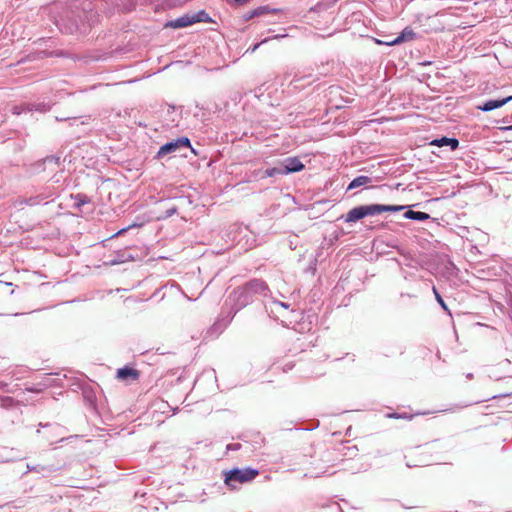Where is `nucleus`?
<instances>
[{"mask_svg": "<svg viewBox=\"0 0 512 512\" xmlns=\"http://www.w3.org/2000/svg\"><path fill=\"white\" fill-rule=\"evenodd\" d=\"M192 16L194 18V24L199 23V22H205V23L212 22V19L210 18L208 13H206L204 10H201L195 14H192Z\"/></svg>", "mask_w": 512, "mask_h": 512, "instance_id": "nucleus-14", "label": "nucleus"}, {"mask_svg": "<svg viewBox=\"0 0 512 512\" xmlns=\"http://www.w3.org/2000/svg\"><path fill=\"white\" fill-rule=\"evenodd\" d=\"M430 144L438 147L450 146L451 150H456L459 146V141L456 138L442 137L434 139Z\"/></svg>", "mask_w": 512, "mask_h": 512, "instance_id": "nucleus-10", "label": "nucleus"}, {"mask_svg": "<svg viewBox=\"0 0 512 512\" xmlns=\"http://www.w3.org/2000/svg\"><path fill=\"white\" fill-rule=\"evenodd\" d=\"M140 373L138 370L125 366L117 370L116 377L121 381H136L138 380Z\"/></svg>", "mask_w": 512, "mask_h": 512, "instance_id": "nucleus-7", "label": "nucleus"}, {"mask_svg": "<svg viewBox=\"0 0 512 512\" xmlns=\"http://www.w3.org/2000/svg\"><path fill=\"white\" fill-rule=\"evenodd\" d=\"M136 226H137L136 224H133V225L128 226L127 228H123V229H121V230L117 233V235H118V234H121V233H123V232H125L126 230H128V229H130V228H132V227H136Z\"/></svg>", "mask_w": 512, "mask_h": 512, "instance_id": "nucleus-20", "label": "nucleus"}, {"mask_svg": "<svg viewBox=\"0 0 512 512\" xmlns=\"http://www.w3.org/2000/svg\"><path fill=\"white\" fill-rule=\"evenodd\" d=\"M239 447V444H235L234 446L233 445H228L227 448L228 449H237Z\"/></svg>", "mask_w": 512, "mask_h": 512, "instance_id": "nucleus-21", "label": "nucleus"}, {"mask_svg": "<svg viewBox=\"0 0 512 512\" xmlns=\"http://www.w3.org/2000/svg\"><path fill=\"white\" fill-rule=\"evenodd\" d=\"M415 36H416V34L413 31V29L410 27H406L396 38H394L393 40H390V41H386L385 44L388 46L398 45L403 42H409V41L414 40Z\"/></svg>", "mask_w": 512, "mask_h": 512, "instance_id": "nucleus-5", "label": "nucleus"}, {"mask_svg": "<svg viewBox=\"0 0 512 512\" xmlns=\"http://www.w3.org/2000/svg\"><path fill=\"white\" fill-rule=\"evenodd\" d=\"M432 291L435 295V298L437 300V302L441 305V307L444 309V310H447V306L443 300V298L441 297V295L439 294L438 290L436 289L435 286L432 287Z\"/></svg>", "mask_w": 512, "mask_h": 512, "instance_id": "nucleus-17", "label": "nucleus"}, {"mask_svg": "<svg viewBox=\"0 0 512 512\" xmlns=\"http://www.w3.org/2000/svg\"><path fill=\"white\" fill-rule=\"evenodd\" d=\"M407 466L408 467H413V466H416V464H411V463L407 462Z\"/></svg>", "mask_w": 512, "mask_h": 512, "instance_id": "nucleus-23", "label": "nucleus"}, {"mask_svg": "<svg viewBox=\"0 0 512 512\" xmlns=\"http://www.w3.org/2000/svg\"><path fill=\"white\" fill-rule=\"evenodd\" d=\"M45 108H46L45 104H40L38 106L31 105V104H21V105L14 106L13 109H12V112L15 115H20L23 112L32 111L33 109H35V110H45Z\"/></svg>", "mask_w": 512, "mask_h": 512, "instance_id": "nucleus-11", "label": "nucleus"}, {"mask_svg": "<svg viewBox=\"0 0 512 512\" xmlns=\"http://www.w3.org/2000/svg\"><path fill=\"white\" fill-rule=\"evenodd\" d=\"M406 219H412L417 221H425L430 218V215L425 212L408 210L404 213Z\"/></svg>", "mask_w": 512, "mask_h": 512, "instance_id": "nucleus-13", "label": "nucleus"}, {"mask_svg": "<svg viewBox=\"0 0 512 512\" xmlns=\"http://www.w3.org/2000/svg\"><path fill=\"white\" fill-rule=\"evenodd\" d=\"M188 147H190V140L186 137H181L176 139L175 141L164 144L159 149L157 156L161 158L165 155L176 153L177 151H180L181 149Z\"/></svg>", "mask_w": 512, "mask_h": 512, "instance_id": "nucleus-3", "label": "nucleus"}, {"mask_svg": "<svg viewBox=\"0 0 512 512\" xmlns=\"http://www.w3.org/2000/svg\"><path fill=\"white\" fill-rule=\"evenodd\" d=\"M510 129H512V126L510 127Z\"/></svg>", "mask_w": 512, "mask_h": 512, "instance_id": "nucleus-25", "label": "nucleus"}, {"mask_svg": "<svg viewBox=\"0 0 512 512\" xmlns=\"http://www.w3.org/2000/svg\"><path fill=\"white\" fill-rule=\"evenodd\" d=\"M244 289L247 293H261L264 294L268 289L267 284L260 280L254 279L245 284Z\"/></svg>", "mask_w": 512, "mask_h": 512, "instance_id": "nucleus-9", "label": "nucleus"}, {"mask_svg": "<svg viewBox=\"0 0 512 512\" xmlns=\"http://www.w3.org/2000/svg\"><path fill=\"white\" fill-rule=\"evenodd\" d=\"M389 418H394V419H408V420H411L412 419V415H408L407 413H403V414H399V413H390L387 415Z\"/></svg>", "mask_w": 512, "mask_h": 512, "instance_id": "nucleus-18", "label": "nucleus"}, {"mask_svg": "<svg viewBox=\"0 0 512 512\" xmlns=\"http://www.w3.org/2000/svg\"><path fill=\"white\" fill-rule=\"evenodd\" d=\"M511 100H512V96H508V97L502 98V99L488 100V101L484 102L482 105H479L477 108L481 111L488 112V111H492L494 109L502 107L503 105H505L506 103H508Z\"/></svg>", "mask_w": 512, "mask_h": 512, "instance_id": "nucleus-8", "label": "nucleus"}, {"mask_svg": "<svg viewBox=\"0 0 512 512\" xmlns=\"http://www.w3.org/2000/svg\"><path fill=\"white\" fill-rule=\"evenodd\" d=\"M259 474L257 469L250 467L247 468H234L229 471H224V483L231 489H237L238 484H245L253 481Z\"/></svg>", "mask_w": 512, "mask_h": 512, "instance_id": "nucleus-2", "label": "nucleus"}, {"mask_svg": "<svg viewBox=\"0 0 512 512\" xmlns=\"http://www.w3.org/2000/svg\"><path fill=\"white\" fill-rule=\"evenodd\" d=\"M404 209L400 205L370 204L352 208L345 215V222L354 223L367 216H374L384 212H397Z\"/></svg>", "mask_w": 512, "mask_h": 512, "instance_id": "nucleus-1", "label": "nucleus"}, {"mask_svg": "<svg viewBox=\"0 0 512 512\" xmlns=\"http://www.w3.org/2000/svg\"><path fill=\"white\" fill-rule=\"evenodd\" d=\"M75 200H76L75 205L78 206V207H80V206H82V205H84V204L89 202L88 197L86 195H84V194H77L75 196Z\"/></svg>", "mask_w": 512, "mask_h": 512, "instance_id": "nucleus-16", "label": "nucleus"}, {"mask_svg": "<svg viewBox=\"0 0 512 512\" xmlns=\"http://www.w3.org/2000/svg\"><path fill=\"white\" fill-rule=\"evenodd\" d=\"M261 45V43H257L254 45V47L252 48V52L256 51V49Z\"/></svg>", "mask_w": 512, "mask_h": 512, "instance_id": "nucleus-22", "label": "nucleus"}, {"mask_svg": "<svg viewBox=\"0 0 512 512\" xmlns=\"http://www.w3.org/2000/svg\"><path fill=\"white\" fill-rule=\"evenodd\" d=\"M281 166L285 175L293 172H299L304 169V164L296 157L286 158L282 162Z\"/></svg>", "mask_w": 512, "mask_h": 512, "instance_id": "nucleus-4", "label": "nucleus"}, {"mask_svg": "<svg viewBox=\"0 0 512 512\" xmlns=\"http://www.w3.org/2000/svg\"><path fill=\"white\" fill-rule=\"evenodd\" d=\"M279 304H280L282 307H285V308H287V307H288L286 304H284V303H282V302H280Z\"/></svg>", "mask_w": 512, "mask_h": 512, "instance_id": "nucleus-24", "label": "nucleus"}, {"mask_svg": "<svg viewBox=\"0 0 512 512\" xmlns=\"http://www.w3.org/2000/svg\"><path fill=\"white\" fill-rule=\"evenodd\" d=\"M194 24V18L192 14H185L177 19L171 20L165 24V27H170L173 29H179L188 27Z\"/></svg>", "mask_w": 512, "mask_h": 512, "instance_id": "nucleus-6", "label": "nucleus"}, {"mask_svg": "<svg viewBox=\"0 0 512 512\" xmlns=\"http://www.w3.org/2000/svg\"><path fill=\"white\" fill-rule=\"evenodd\" d=\"M265 9H266L265 7H259L253 11L252 15L257 16V15L263 14Z\"/></svg>", "mask_w": 512, "mask_h": 512, "instance_id": "nucleus-19", "label": "nucleus"}, {"mask_svg": "<svg viewBox=\"0 0 512 512\" xmlns=\"http://www.w3.org/2000/svg\"><path fill=\"white\" fill-rule=\"evenodd\" d=\"M372 183V179L368 176H358L354 178L347 187V190H352L361 186H366Z\"/></svg>", "mask_w": 512, "mask_h": 512, "instance_id": "nucleus-12", "label": "nucleus"}, {"mask_svg": "<svg viewBox=\"0 0 512 512\" xmlns=\"http://www.w3.org/2000/svg\"><path fill=\"white\" fill-rule=\"evenodd\" d=\"M279 174L285 175V173L283 172L282 166L281 167H273V168L267 169L265 171V175L267 177H273V176L279 175Z\"/></svg>", "mask_w": 512, "mask_h": 512, "instance_id": "nucleus-15", "label": "nucleus"}]
</instances>
